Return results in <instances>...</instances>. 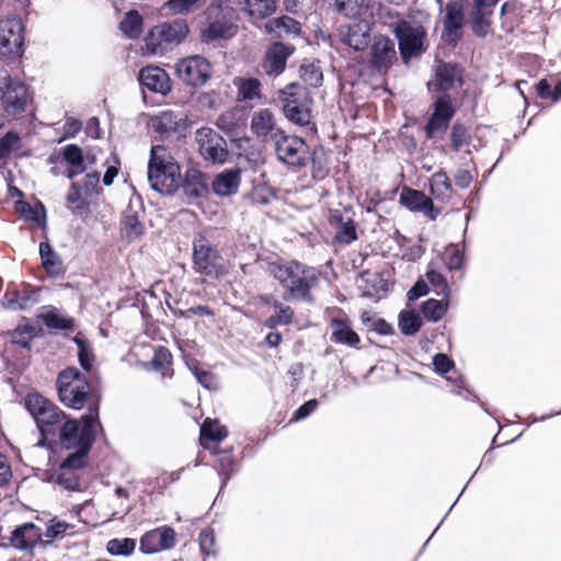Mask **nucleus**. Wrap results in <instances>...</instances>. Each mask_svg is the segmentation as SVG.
Returning a JSON list of instances; mask_svg holds the SVG:
<instances>
[{"instance_id":"obj_1","label":"nucleus","mask_w":561,"mask_h":561,"mask_svg":"<svg viewBox=\"0 0 561 561\" xmlns=\"http://www.w3.org/2000/svg\"><path fill=\"white\" fill-rule=\"evenodd\" d=\"M98 432H103V426L96 401L89 405V412L79 420H69L62 424L60 443L66 449H75V451L61 461L60 469L73 471L84 468Z\"/></svg>"},{"instance_id":"obj_2","label":"nucleus","mask_w":561,"mask_h":561,"mask_svg":"<svg viewBox=\"0 0 561 561\" xmlns=\"http://www.w3.org/2000/svg\"><path fill=\"white\" fill-rule=\"evenodd\" d=\"M268 272L285 288L290 299L313 302L311 289L320 277V273L314 267L295 260H279L270 263Z\"/></svg>"},{"instance_id":"obj_3","label":"nucleus","mask_w":561,"mask_h":561,"mask_svg":"<svg viewBox=\"0 0 561 561\" xmlns=\"http://www.w3.org/2000/svg\"><path fill=\"white\" fill-rule=\"evenodd\" d=\"M150 187L161 195H173L180 188L181 168L163 146H152L148 161Z\"/></svg>"},{"instance_id":"obj_4","label":"nucleus","mask_w":561,"mask_h":561,"mask_svg":"<svg viewBox=\"0 0 561 561\" xmlns=\"http://www.w3.org/2000/svg\"><path fill=\"white\" fill-rule=\"evenodd\" d=\"M25 408L34 419L41 434L37 446L48 445L49 437L58 435L60 438V428L67 419V414L55 403L39 393H28L25 397Z\"/></svg>"},{"instance_id":"obj_5","label":"nucleus","mask_w":561,"mask_h":561,"mask_svg":"<svg viewBox=\"0 0 561 561\" xmlns=\"http://www.w3.org/2000/svg\"><path fill=\"white\" fill-rule=\"evenodd\" d=\"M56 389L60 402L72 410H82L91 397V385L77 367H67L59 371Z\"/></svg>"},{"instance_id":"obj_6","label":"nucleus","mask_w":561,"mask_h":561,"mask_svg":"<svg viewBox=\"0 0 561 561\" xmlns=\"http://www.w3.org/2000/svg\"><path fill=\"white\" fill-rule=\"evenodd\" d=\"M188 33L187 23L184 20H174L157 25L145 37L146 47L149 51L164 53L172 45L180 44Z\"/></svg>"},{"instance_id":"obj_7","label":"nucleus","mask_w":561,"mask_h":561,"mask_svg":"<svg viewBox=\"0 0 561 561\" xmlns=\"http://www.w3.org/2000/svg\"><path fill=\"white\" fill-rule=\"evenodd\" d=\"M222 256L210 241L199 234L193 241V267L196 273L219 278L224 273Z\"/></svg>"},{"instance_id":"obj_8","label":"nucleus","mask_w":561,"mask_h":561,"mask_svg":"<svg viewBox=\"0 0 561 561\" xmlns=\"http://www.w3.org/2000/svg\"><path fill=\"white\" fill-rule=\"evenodd\" d=\"M284 103L283 112L291 123L306 126L310 123L311 112L307 104L308 96L298 83H289L280 91Z\"/></svg>"},{"instance_id":"obj_9","label":"nucleus","mask_w":561,"mask_h":561,"mask_svg":"<svg viewBox=\"0 0 561 561\" xmlns=\"http://www.w3.org/2000/svg\"><path fill=\"white\" fill-rule=\"evenodd\" d=\"M201 157L211 164H224L230 156L227 140L210 127H201L195 133Z\"/></svg>"},{"instance_id":"obj_10","label":"nucleus","mask_w":561,"mask_h":561,"mask_svg":"<svg viewBox=\"0 0 561 561\" xmlns=\"http://www.w3.org/2000/svg\"><path fill=\"white\" fill-rule=\"evenodd\" d=\"M211 64L201 55H192L180 59L175 64V75L186 85L192 88L204 87L211 78Z\"/></svg>"},{"instance_id":"obj_11","label":"nucleus","mask_w":561,"mask_h":561,"mask_svg":"<svg viewBox=\"0 0 561 561\" xmlns=\"http://www.w3.org/2000/svg\"><path fill=\"white\" fill-rule=\"evenodd\" d=\"M393 34L398 39L399 51L405 64L424 51L423 42L426 31L423 26H414L407 21H399L394 25Z\"/></svg>"},{"instance_id":"obj_12","label":"nucleus","mask_w":561,"mask_h":561,"mask_svg":"<svg viewBox=\"0 0 561 561\" xmlns=\"http://www.w3.org/2000/svg\"><path fill=\"white\" fill-rule=\"evenodd\" d=\"M274 150L279 162L289 168H302L308 160V145L297 136L283 133L274 141Z\"/></svg>"},{"instance_id":"obj_13","label":"nucleus","mask_w":561,"mask_h":561,"mask_svg":"<svg viewBox=\"0 0 561 561\" xmlns=\"http://www.w3.org/2000/svg\"><path fill=\"white\" fill-rule=\"evenodd\" d=\"M463 72L460 65L440 60L434 68V80L427 83V89L440 94H448V91L463 85Z\"/></svg>"},{"instance_id":"obj_14","label":"nucleus","mask_w":561,"mask_h":561,"mask_svg":"<svg viewBox=\"0 0 561 561\" xmlns=\"http://www.w3.org/2000/svg\"><path fill=\"white\" fill-rule=\"evenodd\" d=\"M0 94V102L8 116L18 117L26 111L30 101L27 85L16 78H10Z\"/></svg>"},{"instance_id":"obj_15","label":"nucleus","mask_w":561,"mask_h":561,"mask_svg":"<svg viewBox=\"0 0 561 561\" xmlns=\"http://www.w3.org/2000/svg\"><path fill=\"white\" fill-rule=\"evenodd\" d=\"M455 114L456 110L450 95H438L433 103V112L424 126L426 138L433 139L438 131H446Z\"/></svg>"},{"instance_id":"obj_16","label":"nucleus","mask_w":561,"mask_h":561,"mask_svg":"<svg viewBox=\"0 0 561 561\" xmlns=\"http://www.w3.org/2000/svg\"><path fill=\"white\" fill-rule=\"evenodd\" d=\"M232 9L224 7L220 2L210 3L204 14L207 21V26L204 30L203 35L207 41H216L225 38L230 28L231 23L228 15H230Z\"/></svg>"},{"instance_id":"obj_17","label":"nucleus","mask_w":561,"mask_h":561,"mask_svg":"<svg viewBox=\"0 0 561 561\" xmlns=\"http://www.w3.org/2000/svg\"><path fill=\"white\" fill-rule=\"evenodd\" d=\"M23 24L20 19H0V56L19 54L23 46Z\"/></svg>"},{"instance_id":"obj_18","label":"nucleus","mask_w":561,"mask_h":561,"mask_svg":"<svg viewBox=\"0 0 561 561\" xmlns=\"http://www.w3.org/2000/svg\"><path fill=\"white\" fill-rule=\"evenodd\" d=\"M149 127L162 139L178 138L182 136L186 129V119L181 113L165 110L150 118Z\"/></svg>"},{"instance_id":"obj_19","label":"nucleus","mask_w":561,"mask_h":561,"mask_svg":"<svg viewBox=\"0 0 561 561\" xmlns=\"http://www.w3.org/2000/svg\"><path fill=\"white\" fill-rule=\"evenodd\" d=\"M176 543V533L170 526H161L145 533L139 540V550L145 554H153L170 550Z\"/></svg>"},{"instance_id":"obj_20","label":"nucleus","mask_w":561,"mask_h":561,"mask_svg":"<svg viewBox=\"0 0 561 561\" xmlns=\"http://www.w3.org/2000/svg\"><path fill=\"white\" fill-rule=\"evenodd\" d=\"M443 36L450 45H457L461 39V30L465 25V5L462 0H451L445 5L443 19Z\"/></svg>"},{"instance_id":"obj_21","label":"nucleus","mask_w":561,"mask_h":561,"mask_svg":"<svg viewBox=\"0 0 561 561\" xmlns=\"http://www.w3.org/2000/svg\"><path fill=\"white\" fill-rule=\"evenodd\" d=\"M397 61L394 41L385 36H375L370 45V65L378 71H387Z\"/></svg>"},{"instance_id":"obj_22","label":"nucleus","mask_w":561,"mask_h":561,"mask_svg":"<svg viewBox=\"0 0 561 561\" xmlns=\"http://www.w3.org/2000/svg\"><path fill=\"white\" fill-rule=\"evenodd\" d=\"M295 47L283 42L271 44L264 56L263 70L270 77H277L285 71L288 58L294 54Z\"/></svg>"},{"instance_id":"obj_23","label":"nucleus","mask_w":561,"mask_h":561,"mask_svg":"<svg viewBox=\"0 0 561 561\" xmlns=\"http://www.w3.org/2000/svg\"><path fill=\"white\" fill-rule=\"evenodd\" d=\"M144 213L142 202L140 196L131 198L126 210L122 217V236L128 240L134 241L145 233V226L140 220V215Z\"/></svg>"},{"instance_id":"obj_24","label":"nucleus","mask_w":561,"mask_h":561,"mask_svg":"<svg viewBox=\"0 0 561 561\" xmlns=\"http://www.w3.org/2000/svg\"><path fill=\"white\" fill-rule=\"evenodd\" d=\"M400 203L411 211L424 214L431 220H435L442 211L424 192L413 188L402 191Z\"/></svg>"},{"instance_id":"obj_25","label":"nucleus","mask_w":561,"mask_h":561,"mask_svg":"<svg viewBox=\"0 0 561 561\" xmlns=\"http://www.w3.org/2000/svg\"><path fill=\"white\" fill-rule=\"evenodd\" d=\"M250 127L251 131L262 141H274L284 133L277 127L275 116L268 108L254 112Z\"/></svg>"},{"instance_id":"obj_26","label":"nucleus","mask_w":561,"mask_h":561,"mask_svg":"<svg viewBox=\"0 0 561 561\" xmlns=\"http://www.w3.org/2000/svg\"><path fill=\"white\" fill-rule=\"evenodd\" d=\"M138 80L144 89L153 93L167 95L172 90V83L165 70L158 66H147L139 71Z\"/></svg>"},{"instance_id":"obj_27","label":"nucleus","mask_w":561,"mask_h":561,"mask_svg":"<svg viewBox=\"0 0 561 561\" xmlns=\"http://www.w3.org/2000/svg\"><path fill=\"white\" fill-rule=\"evenodd\" d=\"M38 301V293L31 286H23L21 289H8L1 300L5 309L13 311L27 310Z\"/></svg>"},{"instance_id":"obj_28","label":"nucleus","mask_w":561,"mask_h":561,"mask_svg":"<svg viewBox=\"0 0 561 561\" xmlns=\"http://www.w3.org/2000/svg\"><path fill=\"white\" fill-rule=\"evenodd\" d=\"M241 183V171L239 168L225 169L218 173L211 183L214 194L221 197L234 195Z\"/></svg>"},{"instance_id":"obj_29","label":"nucleus","mask_w":561,"mask_h":561,"mask_svg":"<svg viewBox=\"0 0 561 561\" xmlns=\"http://www.w3.org/2000/svg\"><path fill=\"white\" fill-rule=\"evenodd\" d=\"M341 35L342 42L356 51L364 50L370 43V30L366 23L348 24L341 32Z\"/></svg>"},{"instance_id":"obj_30","label":"nucleus","mask_w":561,"mask_h":561,"mask_svg":"<svg viewBox=\"0 0 561 561\" xmlns=\"http://www.w3.org/2000/svg\"><path fill=\"white\" fill-rule=\"evenodd\" d=\"M183 193L188 198H201L207 195L208 187L205 180V174L196 169L188 168L185 173L182 183L180 182Z\"/></svg>"},{"instance_id":"obj_31","label":"nucleus","mask_w":561,"mask_h":561,"mask_svg":"<svg viewBox=\"0 0 561 561\" xmlns=\"http://www.w3.org/2000/svg\"><path fill=\"white\" fill-rule=\"evenodd\" d=\"M39 256L42 266L51 277H59L65 274V266L60 256L56 253L48 241L39 243Z\"/></svg>"},{"instance_id":"obj_32","label":"nucleus","mask_w":561,"mask_h":561,"mask_svg":"<svg viewBox=\"0 0 561 561\" xmlns=\"http://www.w3.org/2000/svg\"><path fill=\"white\" fill-rule=\"evenodd\" d=\"M39 534L33 523H25L15 527L11 535L12 545L20 550H31L34 548Z\"/></svg>"},{"instance_id":"obj_33","label":"nucleus","mask_w":561,"mask_h":561,"mask_svg":"<svg viewBox=\"0 0 561 561\" xmlns=\"http://www.w3.org/2000/svg\"><path fill=\"white\" fill-rule=\"evenodd\" d=\"M264 27L267 34H276L278 37L282 36V33L299 35L301 31L300 23L288 15L271 19L265 23Z\"/></svg>"},{"instance_id":"obj_34","label":"nucleus","mask_w":561,"mask_h":561,"mask_svg":"<svg viewBox=\"0 0 561 561\" xmlns=\"http://www.w3.org/2000/svg\"><path fill=\"white\" fill-rule=\"evenodd\" d=\"M430 191L433 198L443 203L451 198L454 190L445 171H438L431 176Z\"/></svg>"},{"instance_id":"obj_35","label":"nucleus","mask_w":561,"mask_h":561,"mask_svg":"<svg viewBox=\"0 0 561 561\" xmlns=\"http://www.w3.org/2000/svg\"><path fill=\"white\" fill-rule=\"evenodd\" d=\"M332 327V339L334 342L348 346H355L357 343H359L358 334L350 327L346 321L341 319H333Z\"/></svg>"},{"instance_id":"obj_36","label":"nucleus","mask_w":561,"mask_h":561,"mask_svg":"<svg viewBox=\"0 0 561 561\" xmlns=\"http://www.w3.org/2000/svg\"><path fill=\"white\" fill-rule=\"evenodd\" d=\"M491 15H492V10L473 7V9L470 13V24H471V30L476 36L481 37V38L486 36L490 25H491V22H490Z\"/></svg>"},{"instance_id":"obj_37","label":"nucleus","mask_w":561,"mask_h":561,"mask_svg":"<svg viewBox=\"0 0 561 561\" xmlns=\"http://www.w3.org/2000/svg\"><path fill=\"white\" fill-rule=\"evenodd\" d=\"M248 14L257 20H264L276 12L277 0H245Z\"/></svg>"},{"instance_id":"obj_38","label":"nucleus","mask_w":561,"mask_h":561,"mask_svg":"<svg viewBox=\"0 0 561 561\" xmlns=\"http://www.w3.org/2000/svg\"><path fill=\"white\" fill-rule=\"evenodd\" d=\"M144 20L136 10L128 11L119 23V30L128 38L136 39L142 33Z\"/></svg>"},{"instance_id":"obj_39","label":"nucleus","mask_w":561,"mask_h":561,"mask_svg":"<svg viewBox=\"0 0 561 561\" xmlns=\"http://www.w3.org/2000/svg\"><path fill=\"white\" fill-rule=\"evenodd\" d=\"M218 457V474L221 478V486L219 493L227 485L230 478L233 476L237 467L234 458L231 456V450H216Z\"/></svg>"},{"instance_id":"obj_40","label":"nucleus","mask_w":561,"mask_h":561,"mask_svg":"<svg viewBox=\"0 0 561 561\" xmlns=\"http://www.w3.org/2000/svg\"><path fill=\"white\" fill-rule=\"evenodd\" d=\"M335 9L348 18L360 16L367 13L369 0H335Z\"/></svg>"},{"instance_id":"obj_41","label":"nucleus","mask_w":561,"mask_h":561,"mask_svg":"<svg viewBox=\"0 0 561 561\" xmlns=\"http://www.w3.org/2000/svg\"><path fill=\"white\" fill-rule=\"evenodd\" d=\"M72 342L78 347V360L81 366V368L85 373H90L93 367V362L95 359V356L93 354V350L90 345V343L79 334L72 337Z\"/></svg>"},{"instance_id":"obj_42","label":"nucleus","mask_w":561,"mask_h":561,"mask_svg":"<svg viewBox=\"0 0 561 561\" xmlns=\"http://www.w3.org/2000/svg\"><path fill=\"white\" fill-rule=\"evenodd\" d=\"M398 324L403 335L412 336L420 331L422 319L420 314L414 311L402 310L399 313Z\"/></svg>"},{"instance_id":"obj_43","label":"nucleus","mask_w":561,"mask_h":561,"mask_svg":"<svg viewBox=\"0 0 561 561\" xmlns=\"http://www.w3.org/2000/svg\"><path fill=\"white\" fill-rule=\"evenodd\" d=\"M273 307L276 310L275 314L268 317L264 325L268 329H275L282 324H289L294 317V310L289 306H285L282 302L275 300Z\"/></svg>"},{"instance_id":"obj_44","label":"nucleus","mask_w":561,"mask_h":561,"mask_svg":"<svg viewBox=\"0 0 561 561\" xmlns=\"http://www.w3.org/2000/svg\"><path fill=\"white\" fill-rule=\"evenodd\" d=\"M22 138L15 130L7 131L0 137V161L7 160L12 153L22 148Z\"/></svg>"},{"instance_id":"obj_45","label":"nucleus","mask_w":561,"mask_h":561,"mask_svg":"<svg viewBox=\"0 0 561 561\" xmlns=\"http://www.w3.org/2000/svg\"><path fill=\"white\" fill-rule=\"evenodd\" d=\"M41 319L48 329L68 331L75 328L73 318L62 317L55 309L41 314Z\"/></svg>"},{"instance_id":"obj_46","label":"nucleus","mask_w":561,"mask_h":561,"mask_svg":"<svg viewBox=\"0 0 561 561\" xmlns=\"http://www.w3.org/2000/svg\"><path fill=\"white\" fill-rule=\"evenodd\" d=\"M424 318L432 322L439 321L448 310V304L434 298L427 299L421 307Z\"/></svg>"},{"instance_id":"obj_47","label":"nucleus","mask_w":561,"mask_h":561,"mask_svg":"<svg viewBox=\"0 0 561 561\" xmlns=\"http://www.w3.org/2000/svg\"><path fill=\"white\" fill-rule=\"evenodd\" d=\"M358 238L356 225L353 219L343 221L340 215V225L337 227L336 234L334 236V242L339 244L348 245L356 241Z\"/></svg>"},{"instance_id":"obj_48","label":"nucleus","mask_w":561,"mask_h":561,"mask_svg":"<svg viewBox=\"0 0 561 561\" xmlns=\"http://www.w3.org/2000/svg\"><path fill=\"white\" fill-rule=\"evenodd\" d=\"M205 3L206 0H168L164 5L173 14L185 15L203 8Z\"/></svg>"},{"instance_id":"obj_49","label":"nucleus","mask_w":561,"mask_h":561,"mask_svg":"<svg viewBox=\"0 0 561 561\" xmlns=\"http://www.w3.org/2000/svg\"><path fill=\"white\" fill-rule=\"evenodd\" d=\"M300 77L306 84L311 88H318L322 84L323 73L321 68L314 62L302 64L299 69Z\"/></svg>"},{"instance_id":"obj_50","label":"nucleus","mask_w":561,"mask_h":561,"mask_svg":"<svg viewBox=\"0 0 561 561\" xmlns=\"http://www.w3.org/2000/svg\"><path fill=\"white\" fill-rule=\"evenodd\" d=\"M50 481L56 482L68 491H80L81 484L79 477L70 470L58 469L50 478Z\"/></svg>"},{"instance_id":"obj_51","label":"nucleus","mask_w":561,"mask_h":561,"mask_svg":"<svg viewBox=\"0 0 561 561\" xmlns=\"http://www.w3.org/2000/svg\"><path fill=\"white\" fill-rule=\"evenodd\" d=\"M135 548L136 540L133 538H113L106 543V550L112 556H129Z\"/></svg>"},{"instance_id":"obj_52","label":"nucleus","mask_w":561,"mask_h":561,"mask_svg":"<svg viewBox=\"0 0 561 561\" xmlns=\"http://www.w3.org/2000/svg\"><path fill=\"white\" fill-rule=\"evenodd\" d=\"M360 320L379 335H390L393 331L390 323L382 318H377L371 311L362 312Z\"/></svg>"},{"instance_id":"obj_53","label":"nucleus","mask_w":561,"mask_h":561,"mask_svg":"<svg viewBox=\"0 0 561 561\" xmlns=\"http://www.w3.org/2000/svg\"><path fill=\"white\" fill-rule=\"evenodd\" d=\"M18 210L21 213V215L25 218V220L33 221L36 224H42L45 221L46 218V209L42 202L37 203V207H32L26 202H19L18 203Z\"/></svg>"},{"instance_id":"obj_54","label":"nucleus","mask_w":561,"mask_h":561,"mask_svg":"<svg viewBox=\"0 0 561 561\" xmlns=\"http://www.w3.org/2000/svg\"><path fill=\"white\" fill-rule=\"evenodd\" d=\"M470 135L468 128L459 122H455L450 130V146L454 151H459L465 145H469Z\"/></svg>"},{"instance_id":"obj_55","label":"nucleus","mask_w":561,"mask_h":561,"mask_svg":"<svg viewBox=\"0 0 561 561\" xmlns=\"http://www.w3.org/2000/svg\"><path fill=\"white\" fill-rule=\"evenodd\" d=\"M11 342L24 348L31 347V340L35 336V328L32 325H19L9 332Z\"/></svg>"},{"instance_id":"obj_56","label":"nucleus","mask_w":561,"mask_h":561,"mask_svg":"<svg viewBox=\"0 0 561 561\" xmlns=\"http://www.w3.org/2000/svg\"><path fill=\"white\" fill-rule=\"evenodd\" d=\"M201 435L213 442H221L228 436V430L226 426L218 425L207 419L201 427Z\"/></svg>"},{"instance_id":"obj_57","label":"nucleus","mask_w":561,"mask_h":561,"mask_svg":"<svg viewBox=\"0 0 561 561\" xmlns=\"http://www.w3.org/2000/svg\"><path fill=\"white\" fill-rule=\"evenodd\" d=\"M62 159L69 167H84L83 151L78 145L71 144L64 147Z\"/></svg>"},{"instance_id":"obj_58","label":"nucleus","mask_w":561,"mask_h":561,"mask_svg":"<svg viewBox=\"0 0 561 561\" xmlns=\"http://www.w3.org/2000/svg\"><path fill=\"white\" fill-rule=\"evenodd\" d=\"M239 92L243 100H254L261 95V83L255 78L242 79Z\"/></svg>"},{"instance_id":"obj_59","label":"nucleus","mask_w":561,"mask_h":561,"mask_svg":"<svg viewBox=\"0 0 561 561\" xmlns=\"http://www.w3.org/2000/svg\"><path fill=\"white\" fill-rule=\"evenodd\" d=\"M428 283L435 288L437 295L447 297L449 295V286L445 276L435 270H431L426 273Z\"/></svg>"},{"instance_id":"obj_60","label":"nucleus","mask_w":561,"mask_h":561,"mask_svg":"<svg viewBox=\"0 0 561 561\" xmlns=\"http://www.w3.org/2000/svg\"><path fill=\"white\" fill-rule=\"evenodd\" d=\"M171 362H172L171 352L164 346H158L154 350V354L150 362V365L153 370L159 371V370L167 368L169 365H171Z\"/></svg>"},{"instance_id":"obj_61","label":"nucleus","mask_w":561,"mask_h":561,"mask_svg":"<svg viewBox=\"0 0 561 561\" xmlns=\"http://www.w3.org/2000/svg\"><path fill=\"white\" fill-rule=\"evenodd\" d=\"M172 312L174 316L183 319H190L194 316H208L213 317L215 313L208 306H195L191 307L188 309L182 310V309H172Z\"/></svg>"},{"instance_id":"obj_62","label":"nucleus","mask_w":561,"mask_h":561,"mask_svg":"<svg viewBox=\"0 0 561 561\" xmlns=\"http://www.w3.org/2000/svg\"><path fill=\"white\" fill-rule=\"evenodd\" d=\"M215 534L210 528H205L199 534V547L204 554H215Z\"/></svg>"},{"instance_id":"obj_63","label":"nucleus","mask_w":561,"mask_h":561,"mask_svg":"<svg viewBox=\"0 0 561 561\" xmlns=\"http://www.w3.org/2000/svg\"><path fill=\"white\" fill-rule=\"evenodd\" d=\"M69 528H71L70 524L64 520H59L55 517L49 520V524L47 525L45 531V536L49 539H55L64 536Z\"/></svg>"},{"instance_id":"obj_64","label":"nucleus","mask_w":561,"mask_h":561,"mask_svg":"<svg viewBox=\"0 0 561 561\" xmlns=\"http://www.w3.org/2000/svg\"><path fill=\"white\" fill-rule=\"evenodd\" d=\"M433 366L437 374L445 375L454 368L455 364L448 355L437 353L433 356Z\"/></svg>"}]
</instances>
